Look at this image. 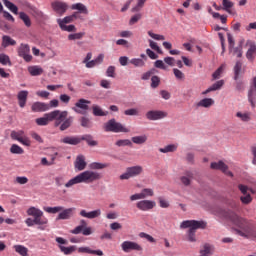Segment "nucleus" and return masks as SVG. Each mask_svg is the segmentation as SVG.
Listing matches in <instances>:
<instances>
[{"label":"nucleus","instance_id":"nucleus-1","mask_svg":"<svg viewBox=\"0 0 256 256\" xmlns=\"http://www.w3.org/2000/svg\"><path fill=\"white\" fill-rule=\"evenodd\" d=\"M89 167L91 170H85L77 174L65 184V187H73V185H79L81 183H84L85 185H91V183L99 181L101 179V173L97 171L101 169H107V167H109V164L92 162L89 164Z\"/></svg>","mask_w":256,"mask_h":256},{"label":"nucleus","instance_id":"nucleus-2","mask_svg":"<svg viewBox=\"0 0 256 256\" xmlns=\"http://www.w3.org/2000/svg\"><path fill=\"white\" fill-rule=\"evenodd\" d=\"M230 221L239 228L236 230V233L240 235V237L256 241V228L255 225H253V222L237 216L236 214L230 216Z\"/></svg>","mask_w":256,"mask_h":256},{"label":"nucleus","instance_id":"nucleus-3","mask_svg":"<svg viewBox=\"0 0 256 256\" xmlns=\"http://www.w3.org/2000/svg\"><path fill=\"white\" fill-rule=\"evenodd\" d=\"M205 227H207V222L203 220H184L180 224V229H189L187 235L190 243H195V241H197V238L195 237L197 229H205Z\"/></svg>","mask_w":256,"mask_h":256},{"label":"nucleus","instance_id":"nucleus-4","mask_svg":"<svg viewBox=\"0 0 256 256\" xmlns=\"http://www.w3.org/2000/svg\"><path fill=\"white\" fill-rule=\"evenodd\" d=\"M104 130L111 133H129V128L125 127L120 122H116L113 118L104 125Z\"/></svg>","mask_w":256,"mask_h":256},{"label":"nucleus","instance_id":"nucleus-5","mask_svg":"<svg viewBox=\"0 0 256 256\" xmlns=\"http://www.w3.org/2000/svg\"><path fill=\"white\" fill-rule=\"evenodd\" d=\"M27 215L34 218L35 225H47L49 220L43 216V211L36 207H30L27 210Z\"/></svg>","mask_w":256,"mask_h":256},{"label":"nucleus","instance_id":"nucleus-6","mask_svg":"<svg viewBox=\"0 0 256 256\" xmlns=\"http://www.w3.org/2000/svg\"><path fill=\"white\" fill-rule=\"evenodd\" d=\"M50 121H55L56 127L60 126L61 131H65V112L59 110H54L48 113Z\"/></svg>","mask_w":256,"mask_h":256},{"label":"nucleus","instance_id":"nucleus-7","mask_svg":"<svg viewBox=\"0 0 256 256\" xmlns=\"http://www.w3.org/2000/svg\"><path fill=\"white\" fill-rule=\"evenodd\" d=\"M10 137L14 139V141H18L22 145H25V147H31V140L29 137L25 136V131L23 130L12 131Z\"/></svg>","mask_w":256,"mask_h":256},{"label":"nucleus","instance_id":"nucleus-8","mask_svg":"<svg viewBox=\"0 0 256 256\" xmlns=\"http://www.w3.org/2000/svg\"><path fill=\"white\" fill-rule=\"evenodd\" d=\"M141 173H143V167L142 166H132V167H128L126 169V172L123 173L122 175H120V179L123 180H127V179H131L133 177H137L138 175H141Z\"/></svg>","mask_w":256,"mask_h":256},{"label":"nucleus","instance_id":"nucleus-9","mask_svg":"<svg viewBox=\"0 0 256 256\" xmlns=\"http://www.w3.org/2000/svg\"><path fill=\"white\" fill-rule=\"evenodd\" d=\"M73 235H79V233H82L85 236H89L93 233V230L91 227H87V221L81 220L80 225H78L76 228L70 231Z\"/></svg>","mask_w":256,"mask_h":256},{"label":"nucleus","instance_id":"nucleus-10","mask_svg":"<svg viewBox=\"0 0 256 256\" xmlns=\"http://www.w3.org/2000/svg\"><path fill=\"white\" fill-rule=\"evenodd\" d=\"M168 113L163 110H149L146 113V119L148 121H161V119H165Z\"/></svg>","mask_w":256,"mask_h":256},{"label":"nucleus","instance_id":"nucleus-11","mask_svg":"<svg viewBox=\"0 0 256 256\" xmlns=\"http://www.w3.org/2000/svg\"><path fill=\"white\" fill-rule=\"evenodd\" d=\"M31 48L27 44H21L18 47V56L22 57L26 63H29L33 60V56H31Z\"/></svg>","mask_w":256,"mask_h":256},{"label":"nucleus","instance_id":"nucleus-12","mask_svg":"<svg viewBox=\"0 0 256 256\" xmlns=\"http://www.w3.org/2000/svg\"><path fill=\"white\" fill-rule=\"evenodd\" d=\"M210 168L216 171H222V173L228 175V177H233V172L229 171V166H227V164L221 160L218 162H212L210 164Z\"/></svg>","mask_w":256,"mask_h":256},{"label":"nucleus","instance_id":"nucleus-13","mask_svg":"<svg viewBox=\"0 0 256 256\" xmlns=\"http://www.w3.org/2000/svg\"><path fill=\"white\" fill-rule=\"evenodd\" d=\"M89 105H91V101L82 98L76 102L74 111L81 115H85L89 110Z\"/></svg>","mask_w":256,"mask_h":256},{"label":"nucleus","instance_id":"nucleus-14","mask_svg":"<svg viewBox=\"0 0 256 256\" xmlns=\"http://www.w3.org/2000/svg\"><path fill=\"white\" fill-rule=\"evenodd\" d=\"M121 247L124 253H129L131 251H143V247H141V245H139L137 242L133 241H124L121 244Z\"/></svg>","mask_w":256,"mask_h":256},{"label":"nucleus","instance_id":"nucleus-15","mask_svg":"<svg viewBox=\"0 0 256 256\" xmlns=\"http://www.w3.org/2000/svg\"><path fill=\"white\" fill-rule=\"evenodd\" d=\"M248 101L252 109L256 107V76L252 79L250 90L248 91Z\"/></svg>","mask_w":256,"mask_h":256},{"label":"nucleus","instance_id":"nucleus-16","mask_svg":"<svg viewBox=\"0 0 256 256\" xmlns=\"http://www.w3.org/2000/svg\"><path fill=\"white\" fill-rule=\"evenodd\" d=\"M157 203L153 200H140L136 203V207L139 211H151Z\"/></svg>","mask_w":256,"mask_h":256},{"label":"nucleus","instance_id":"nucleus-17","mask_svg":"<svg viewBox=\"0 0 256 256\" xmlns=\"http://www.w3.org/2000/svg\"><path fill=\"white\" fill-rule=\"evenodd\" d=\"M80 216L85 219H97L98 217H101V209L92 210L90 212H87V210H81Z\"/></svg>","mask_w":256,"mask_h":256},{"label":"nucleus","instance_id":"nucleus-18","mask_svg":"<svg viewBox=\"0 0 256 256\" xmlns=\"http://www.w3.org/2000/svg\"><path fill=\"white\" fill-rule=\"evenodd\" d=\"M194 177H195V174L193 173V171L187 170L185 171L184 175L180 177V181L182 185H184L185 187H189Z\"/></svg>","mask_w":256,"mask_h":256},{"label":"nucleus","instance_id":"nucleus-19","mask_svg":"<svg viewBox=\"0 0 256 256\" xmlns=\"http://www.w3.org/2000/svg\"><path fill=\"white\" fill-rule=\"evenodd\" d=\"M31 110L34 113H43L45 111H49V104L44 102H35L32 104Z\"/></svg>","mask_w":256,"mask_h":256},{"label":"nucleus","instance_id":"nucleus-20","mask_svg":"<svg viewBox=\"0 0 256 256\" xmlns=\"http://www.w3.org/2000/svg\"><path fill=\"white\" fill-rule=\"evenodd\" d=\"M74 167L76 171H84L85 167H87V162L85 161V156L78 155L74 162Z\"/></svg>","mask_w":256,"mask_h":256},{"label":"nucleus","instance_id":"nucleus-21","mask_svg":"<svg viewBox=\"0 0 256 256\" xmlns=\"http://www.w3.org/2000/svg\"><path fill=\"white\" fill-rule=\"evenodd\" d=\"M51 7L56 15H63L65 13V3L61 1H54L51 3Z\"/></svg>","mask_w":256,"mask_h":256},{"label":"nucleus","instance_id":"nucleus-22","mask_svg":"<svg viewBox=\"0 0 256 256\" xmlns=\"http://www.w3.org/2000/svg\"><path fill=\"white\" fill-rule=\"evenodd\" d=\"M27 97H29V91L22 90L18 92L17 98H18V105L23 109L25 105H27Z\"/></svg>","mask_w":256,"mask_h":256},{"label":"nucleus","instance_id":"nucleus-23","mask_svg":"<svg viewBox=\"0 0 256 256\" xmlns=\"http://www.w3.org/2000/svg\"><path fill=\"white\" fill-rule=\"evenodd\" d=\"M70 9H72V11H78V13H83V15H89V9L81 2L72 4Z\"/></svg>","mask_w":256,"mask_h":256},{"label":"nucleus","instance_id":"nucleus-24","mask_svg":"<svg viewBox=\"0 0 256 256\" xmlns=\"http://www.w3.org/2000/svg\"><path fill=\"white\" fill-rule=\"evenodd\" d=\"M213 105H215V100H213V98H203L196 104V107H203L204 109H209V107H213Z\"/></svg>","mask_w":256,"mask_h":256},{"label":"nucleus","instance_id":"nucleus-25","mask_svg":"<svg viewBox=\"0 0 256 256\" xmlns=\"http://www.w3.org/2000/svg\"><path fill=\"white\" fill-rule=\"evenodd\" d=\"M78 253H88L89 255L103 256V250H91L89 247L78 248Z\"/></svg>","mask_w":256,"mask_h":256},{"label":"nucleus","instance_id":"nucleus-26","mask_svg":"<svg viewBox=\"0 0 256 256\" xmlns=\"http://www.w3.org/2000/svg\"><path fill=\"white\" fill-rule=\"evenodd\" d=\"M147 134H142L139 136H133L131 138L132 143H134L135 145H145V143H147Z\"/></svg>","mask_w":256,"mask_h":256},{"label":"nucleus","instance_id":"nucleus-27","mask_svg":"<svg viewBox=\"0 0 256 256\" xmlns=\"http://www.w3.org/2000/svg\"><path fill=\"white\" fill-rule=\"evenodd\" d=\"M82 141H86L87 145L89 147H97L99 145V142L93 139V136L90 134H85L81 136Z\"/></svg>","mask_w":256,"mask_h":256},{"label":"nucleus","instance_id":"nucleus-28","mask_svg":"<svg viewBox=\"0 0 256 256\" xmlns=\"http://www.w3.org/2000/svg\"><path fill=\"white\" fill-rule=\"evenodd\" d=\"M245 43V40H241L239 42V45L237 47H233L232 53L233 55H236V57L241 58L243 57V44Z\"/></svg>","mask_w":256,"mask_h":256},{"label":"nucleus","instance_id":"nucleus-29","mask_svg":"<svg viewBox=\"0 0 256 256\" xmlns=\"http://www.w3.org/2000/svg\"><path fill=\"white\" fill-rule=\"evenodd\" d=\"M256 53V45L255 43L250 44V48L246 52V58L248 61H254Z\"/></svg>","mask_w":256,"mask_h":256},{"label":"nucleus","instance_id":"nucleus-30","mask_svg":"<svg viewBox=\"0 0 256 256\" xmlns=\"http://www.w3.org/2000/svg\"><path fill=\"white\" fill-rule=\"evenodd\" d=\"M81 136H67L65 137V143L67 145H79L81 143Z\"/></svg>","mask_w":256,"mask_h":256},{"label":"nucleus","instance_id":"nucleus-31","mask_svg":"<svg viewBox=\"0 0 256 256\" xmlns=\"http://www.w3.org/2000/svg\"><path fill=\"white\" fill-rule=\"evenodd\" d=\"M28 72L32 77H37L39 75H43V68L39 66H30L28 67Z\"/></svg>","mask_w":256,"mask_h":256},{"label":"nucleus","instance_id":"nucleus-32","mask_svg":"<svg viewBox=\"0 0 256 256\" xmlns=\"http://www.w3.org/2000/svg\"><path fill=\"white\" fill-rule=\"evenodd\" d=\"M92 111L95 117H106V115L109 114V112L103 111V109H101V107H99L98 105H94L92 107Z\"/></svg>","mask_w":256,"mask_h":256},{"label":"nucleus","instance_id":"nucleus-33","mask_svg":"<svg viewBox=\"0 0 256 256\" xmlns=\"http://www.w3.org/2000/svg\"><path fill=\"white\" fill-rule=\"evenodd\" d=\"M177 151V144H169L164 148H159L160 153H175Z\"/></svg>","mask_w":256,"mask_h":256},{"label":"nucleus","instance_id":"nucleus-34","mask_svg":"<svg viewBox=\"0 0 256 256\" xmlns=\"http://www.w3.org/2000/svg\"><path fill=\"white\" fill-rule=\"evenodd\" d=\"M3 3L5 7H7V9H9L12 13H14V15L18 14L19 8H17V6L13 4V2L9 0H3Z\"/></svg>","mask_w":256,"mask_h":256},{"label":"nucleus","instance_id":"nucleus-35","mask_svg":"<svg viewBox=\"0 0 256 256\" xmlns=\"http://www.w3.org/2000/svg\"><path fill=\"white\" fill-rule=\"evenodd\" d=\"M14 249H15L16 253H18L21 256L29 255V249H27V247H25L23 245H15Z\"/></svg>","mask_w":256,"mask_h":256},{"label":"nucleus","instance_id":"nucleus-36","mask_svg":"<svg viewBox=\"0 0 256 256\" xmlns=\"http://www.w3.org/2000/svg\"><path fill=\"white\" fill-rule=\"evenodd\" d=\"M49 113L44 114V117L41 118H37L36 119V123L37 125H39L40 127H43L45 125H49V121H51V119H49Z\"/></svg>","mask_w":256,"mask_h":256},{"label":"nucleus","instance_id":"nucleus-37","mask_svg":"<svg viewBox=\"0 0 256 256\" xmlns=\"http://www.w3.org/2000/svg\"><path fill=\"white\" fill-rule=\"evenodd\" d=\"M2 45L3 47H9V45L15 46L17 45V41L12 39L10 36H3Z\"/></svg>","mask_w":256,"mask_h":256},{"label":"nucleus","instance_id":"nucleus-38","mask_svg":"<svg viewBox=\"0 0 256 256\" xmlns=\"http://www.w3.org/2000/svg\"><path fill=\"white\" fill-rule=\"evenodd\" d=\"M236 117H238V119H241L244 123H249V121H251V113L249 112H237Z\"/></svg>","mask_w":256,"mask_h":256},{"label":"nucleus","instance_id":"nucleus-39","mask_svg":"<svg viewBox=\"0 0 256 256\" xmlns=\"http://www.w3.org/2000/svg\"><path fill=\"white\" fill-rule=\"evenodd\" d=\"M243 68V64L241 61H237L234 66V80L237 81L239 79V75H241V69Z\"/></svg>","mask_w":256,"mask_h":256},{"label":"nucleus","instance_id":"nucleus-40","mask_svg":"<svg viewBox=\"0 0 256 256\" xmlns=\"http://www.w3.org/2000/svg\"><path fill=\"white\" fill-rule=\"evenodd\" d=\"M10 153H12L13 155H23V153H25V150H23V148H21V146H19L17 144H13L10 147Z\"/></svg>","mask_w":256,"mask_h":256},{"label":"nucleus","instance_id":"nucleus-41","mask_svg":"<svg viewBox=\"0 0 256 256\" xmlns=\"http://www.w3.org/2000/svg\"><path fill=\"white\" fill-rule=\"evenodd\" d=\"M140 195L142 199H147V197H153V195H155V192L151 188H144L141 190Z\"/></svg>","mask_w":256,"mask_h":256},{"label":"nucleus","instance_id":"nucleus-42","mask_svg":"<svg viewBox=\"0 0 256 256\" xmlns=\"http://www.w3.org/2000/svg\"><path fill=\"white\" fill-rule=\"evenodd\" d=\"M117 147H131L133 145V142L129 139H120L116 141Z\"/></svg>","mask_w":256,"mask_h":256},{"label":"nucleus","instance_id":"nucleus-43","mask_svg":"<svg viewBox=\"0 0 256 256\" xmlns=\"http://www.w3.org/2000/svg\"><path fill=\"white\" fill-rule=\"evenodd\" d=\"M85 37V32H78L68 35L69 41H77L79 39H83Z\"/></svg>","mask_w":256,"mask_h":256},{"label":"nucleus","instance_id":"nucleus-44","mask_svg":"<svg viewBox=\"0 0 256 256\" xmlns=\"http://www.w3.org/2000/svg\"><path fill=\"white\" fill-rule=\"evenodd\" d=\"M173 74L178 81H185V73H183V71L177 68H173Z\"/></svg>","mask_w":256,"mask_h":256},{"label":"nucleus","instance_id":"nucleus-45","mask_svg":"<svg viewBox=\"0 0 256 256\" xmlns=\"http://www.w3.org/2000/svg\"><path fill=\"white\" fill-rule=\"evenodd\" d=\"M130 63L134 65V67H145V61L141 58H132Z\"/></svg>","mask_w":256,"mask_h":256},{"label":"nucleus","instance_id":"nucleus-46","mask_svg":"<svg viewBox=\"0 0 256 256\" xmlns=\"http://www.w3.org/2000/svg\"><path fill=\"white\" fill-rule=\"evenodd\" d=\"M222 5H223V9H224V11H226V13H231V9L234 5L231 0H222Z\"/></svg>","mask_w":256,"mask_h":256},{"label":"nucleus","instance_id":"nucleus-47","mask_svg":"<svg viewBox=\"0 0 256 256\" xmlns=\"http://www.w3.org/2000/svg\"><path fill=\"white\" fill-rule=\"evenodd\" d=\"M19 17L24 22L26 27H29L31 25V18H29V15H27L25 12H20Z\"/></svg>","mask_w":256,"mask_h":256},{"label":"nucleus","instance_id":"nucleus-48","mask_svg":"<svg viewBox=\"0 0 256 256\" xmlns=\"http://www.w3.org/2000/svg\"><path fill=\"white\" fill-rule=\"evenodd\" d=\"M124 115L128 117H137V115H139V110L137 108H130L124 111Z\"/></svg>","mask_w":256,"mask_h":256},{"label":"nucleus","instance_id":"nucleus-49","mask_svg":"<svg viewBox=\"0 0 256 256\" xmlns=\"http://www.w3.org/2000/svg\"><path fill=\"white\" fill-rule=\"evenodd\" d=\"M44 211H46V213H51V214H55V213H59L60 211H63V207H44L43 208Z\"/></svg>","mask_w":256,"mask_h":256},{"label":"nucleus","instance_id":"nucleus-50","mask_svg":"<svg viewBox=\"0 0 256 256\" xmlns=\"http://www.w3.org/2000/svg\"><path fill=\"white\" fill-rule=\"evenodd\" d=\"M223 85H225V81L224 80H218L217 82H215L214 84H212L210 86V89L212 91H219V89H221L223 87Z\"/></svg>","mask_w":256,"mask_h":256},{"label":"nucleus","instance_id":"nucleus-51","mask_svg":"<svg viewBox=\"0 0 256 256\" xmlns=\"http://www.w3.org/2000/svg\"><path fill=\"white\" fill-rule=\"evenodd\" d=\"M1 65H11V58L6 54H0Z\"/></svg>","mask_w":256,"mask_h":256},{"label":"nucleus","instance_id":"nucleus-52","mask_svg":"<svg viewBox=\"0 0 256 256\" xmlns=\"http://www.w3.org/2000/svg\"><path fill=\"white\" fill-rule=\"evenodd\" d=\"M161 83V79L159 76H152L151 77V87L152 89H157L159 87V84Z\"/></svg>","mask_w":256,"mask_h":256},{"label":"nucleus","instance_id":"nucleus-53","mask_svg":"<svg viewBox=\"0 0 256 256\" xmlns=\"http://www.w3.org/2000/svg\"><path fill=\"white\" fill-rule=\"evenodd\" d=\"M139 237L141 239H146V241H149V243H155L156 242L155 238H153V236H151V235H149V234H147L145 232H140L139 233Z\"/></svg>","mask_w":256,"mask_h":256},{"label":"nucleus","instance_id":"nucleus-54","mask_svg":"<svg viewBox=\"0 0 256 256\" xmlns=\"http://www.w3.org/2000/svg\"><path fill=\"white\" fill-rule=\"evenodd\" d=\"M149 47H151V49H153V51H157L160 55L163 53V50H161L159 45H157V42H155L153 40H149Z\"/></svg>","mask_w":256,"mask_h":256},{"label":"nucleus","instance_id":"nucleus-55","mask_svg":"<svg viewBox=\"0 0 256 256\" xmlns=\"http://www.w3.org/2000/svg\"><path fill=\"white\" fill-rule=\"evenodd\" d=\"M148 35L152 39H155V41H165V36H163L161 34H156V33H153L151 31H148Z\"/></svg>","mask_w":256,"mask_h":256},{"label":"nucleus","instance_id":"nucleus-56","mask_svg":"<svg viewBox=\"0 0 256 256\" xmlns=\"http://www.w3.org/2000/svg\"><path fill=\"white\" fill-rule=\"evenodd\" d=\"M229 51L233 52V47H235V39H233V35L231 33H227Z\"/></svg>","mask_w":256,"mask_h":256},{"label":"nucleus","instance_id":"nucleus-57","mask_svg":"<svg viewBox=\"0 0 256 256\" xmlns=\"http://www.w3.org/2000/svg\"><path fill=\"white\" fill-rule=\"evenodd\" d=\"M223 69H225V65H221L213 74V79H219L223 74Z\"/></svg>","mask_w":256,"mask_h":256},{"label":"nucleus","instance_id":"nucleus-58","mask_svg":"<svg viewBox=\"0 0 256 256\" xmlns=\"http://www.w3.org/2000/svg\"><path fill=\"white\" fill-rule=\"evenodd\" d=\"M240 201L244 203V205H249V203L253 201V198L251 197V194H247L245 196H241Z\"/></svg>","mask_w":256,"mask_h":256},{"label":"nucleus","instance_id":"nucleus-59","mask_svg":"<svg viewBox=\"0 0 256 256\" xmlns=\"http://www.w3.org/2000/svg\"><path fill=\"white\" fill-rule=\"evenodd\" d=\"M115 66H109L106 70V77H111L115 79Z\"/></svg>","mask_w":256,"mask_h":256},{"label":"nucleus","instance_id":"nucleus-60","mask_svg":"<svg viewBox=\"0 0 256 256\" xmlns=\"http://www.w3.org/2000/svg\"><path fill=\"white\" fill-rule=\"evenodd\" d=\"M80 123L82 127H86V128L91 127V120H89V118L87 117H82L80 120Z\"/></svg>","mask_w":256,"mask_h":256},{"label":"nucleus","instance_id":"nucleus-61","mask_svg":"<svg viewBox=\"0 0 256 256\" xmlns=\"http://www.w3.org/2000/svg\"><path fill=\"white\" fill-rule=\"evenodd\" d=\"M158 201L162 209H167L169 207V201L165 200L163 197H159Z\"/></svg>","mask_w":256,"mask_h":256},{"label":"nucleus","instance_id":"nucleus-62","mask_svg":"<svg viewBox=\"0 0 256 256\" xmlns=\"http://www.w3.org/2000/svg\"><path fill=\"white\" fill-rule=\"evenodd\" d=\"M75 215V208H68L65 210V219H71Z\"/></svg>","mask_w":256,"mask_h":256},{"label":"nucleus","instance_id":"nucleus-63","mask_svg":"<svg viewBox=\"0 0 256 256\" xmlns=\"http://www.w3.org/2000/svg\"><path fill=\"white\" fill-rule=\"evenodd\" d=\"M146 1L147 0H138L137 5L134 8H132L133 13L139 11L143 7V5H145Z\"/></svg>","mask_w":256,"mask_h":256},{"label":"nucleus","instance_id":"nucleus-64","mask_svg":"<svg viewBox=\"0 0 256 256\" xmlns=\"http://www.w3.org/2000/svg\"><path fill=\"white\" fill-rule=\"evenodd\" d=\"M77 19V13H74L70 16H66L65 17V24L67 25V23H73V21H76Z\"/></svg>","mask_w":256,"mask_h":256}]
</instances>
